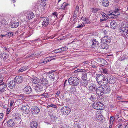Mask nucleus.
Returning a JSON list of instances; mask_svg holds the SVG:
<instances>
[{
	"mask_svg": "<svg viewBox=\"0 0 128 128\" xmlns=\"http://www.w3.org/2000/svg\"><path fill=\"white\" fill-rule=\"evenodd\" d=\"M75 86H72L70 88V92L74 94L76 92V88Z\"/></svg>",
	"mask_w": 128,
	"mask_h": 128,
	"instance_id": "nucleus-29",
	"label": "nucleus"
},
{
	"mask_svg": "<svg viewBox=\"0 0 128 128\" xmlns=\"http://www.w3.org/2000/svg\"><path fill=\"white\" fill-rule=\"evenodd\" d=\"M71 110L70 108L68 107L65 106L62 108L61 110L62 113L66 115H68L70 113Z\"/></svg>",
	"mask_w": 128,
	"mask_h": 128,
	"instance_id": "nucleus-4",
	"label": "nucleus"
},
{
	"mask_svg": "<svg viewBox=\"0 0 128 128\" xmlns=\"http://www.w3.org/2000/svg\"><path fill=\"white\" fill-rule=\"evenodd\" d=\"M96 85L93 84H91L88 86V90L90 92H96Z\"/></svg>",
	"mask_w": 128,
	"mask_h": 128,
	"instance_id": "nucleus-13",
	"label": "nucleus"
},
{
	"mask_svg": "<svg viewBox=\"0 0 128 128\" xmlns=\"http://www.w3.org/2000/svg\"><path fill=\"white\" fill-rule=\"evenodd\" d=\"M98 61L100 60L101 62H102L103 63H102V64H104L105 65H106V64L107 63V62L105 60H101V59L100 58H98Z\"/></svg>",
	"mask_w": 128,
	"mask_h": 128,
	"instance_id": "nucleus-42",
	"label": "nucleus"
},
{
	"mask_svg": "<svg viewBox=\"0 0 128 128\" xmlns=\"http://www.w3.org/2000/svg\"><path fill=\"white\" fill-rule=\"evenodd\" d=\"M50 58V57L47 58L43 62H41L40 64H47L48 62L51 61V60H52V59L51 60Z\"/></svg>",
	"mask_w": 128,
	"mask_h": 128,
	"instance_id": "nucleus-28",
	"label": "nucleus"
},
{
	"mask_svg": "<svg viewBox=\"0 0 128 128\" xmlns=\"http://www.w3.org/2000/svg\"><path fill=\"white\" fill-rule=\"evenodd\" d=\"M115 119V118L114 117L111 116L110 118V122H114Z\"/></svg>",
	"mask_w": 128,
	"mask_h": 128,
	"instance_id": "nucleus-52",
	"label": "nucleus"
},
{
	"mask_svg": "<svg viewBox=\"0 0 128 128\" xmlns=\"http://www.w3.org/2000/svg\"><path fill=\"white\" fill-rule=\"evenodd\" d=\"M14 80L17 84H20L22 83L23 81V78L21 76H17L15 78Z\"/></svg>",
	"mask_w": 128,
	"mask_h": 128,
	"instance_id": "nucleus-14",
	"label": "nucleus"
},
{
	"mask_svg": "<svg viewBox=\"0 0 128 128\" xmlns=\"http://www.w3.org/2000/svg\"><path fill=\"white\" fill-rule=\"evenodd\" d=\"M1 48L2 49L4 50L5 52H8V50L7 48L4 46L2 45L1 46Z\"/></svg>",
	"mask_w": 128,
	"mask_h": 128,
	"instance_id": "nucleus-38",
	"label": "nucleus"
},
{
	"mask_svg": "<svg viewBox=\"0 0 128 128\" xmlns=\"http://www.w3.org/2000/svg\"><path fill=\"white\" fill-rule=\"evenodd\" d=\"M106 93H110L111 91V88L110 86H107L106 88Z\"/></svg>",
	"mask_w": 128,
	"mask_h": 128,
	"instance_id": "nucleus-35",
	"label": "nucleus"
},
{
	"mask_svg": "<svg viewBox=\"0 0 128 128\" xmlns=\"http://www.w3.org/2000/svg\"><path fill=\"white\" fill-rule=\"evenodd\" d=\"M60 49L61 52H62L63 51H65L67 50H68V48L66 46H65L62 48H60Z\"/></svg>",
	"mask_w": 128,
	"mask_h": 128,
	"instance_id": "nucleus-43",
	"label": "nucleus"
},
{
	"mask_svg": "<svg viewBox=\"0 0 128 128\" xmlns=\"http://www.w3.org/2000/svg\"><path fill=\"white\" fill-rule=\"evenodd\" d=\"M32 113L34 114H36L40 112L39 108L37 107H35L32 109L31 111Z\"/></svg>",
	"mask_w": 128,
	"mask_h": 128,
	"instance_id": "nucleus-18",
	"label": "nucleus"
},
{
	"mask_svg": "<svg viewBox=\"0 0 128 128\" xmlns=\"http://www.w3.org/2000/svg\"><path fill=\"white\" fill-rule=\"evenodd\" d=\"M93 107L94 109L97 110H102L104 109V105L100 102H94L93 104Z\"/></svg>",
	"mask_w": 128,
	"mask_h": 128,
	"instance_id": "nucleus-3",
	"label": "nucleus"
},
{
	"mask_svg": "<svg viewBox=\"0 0 128 128\" xmlns=\"http://www.w3.org/2000/svg\"><path fill=\"white\" fill-rule=\"evenodd\" d=\"M104 92V89L102 86H99L97 88L96 92L99 96H102Z\"/></svg>",
	"mask_w": 128,
	"mask_h": 128,
	"instance_id": "nucleus-5",
	"label": "nucleus"
},
{
	"mask_svg": "<svg viewBox=\"0 0 128 128\" xmlns=\"http://www.w3.org/2000/svg\"><path fill=\"white\" fill-rule=\"evenodd\" d=\"M110 128H112V126L113 124V123L112 122H110Z\"/></svg>",
	"mask_w": 128,
	"mask_h": 128,
	"instance_id": "nucleus-63",
	"label": "nucleus"
},
{
	"mask_svg": "<svg viewBox=\"0 0 128 128\" xmlns=\"http://www.w3.org/2000/svg\"><path fill=\"white\" fill-rule=\"evenodd\" d=\"M10 106H12L13 104H14V100H10Z\"/></svg>",
	"mask_w": 128,
	"mask_h": 128,
	"instance_id": "nucleus-51",
	"label": "nucleus"
},
{
	"mask_svg": "<svg viewBox=\"0 0 128 128\" xmlns=\"http://www.w3.org/2000/svg\"><path fill=\"white\" fill-rule=\"evenodd\" d=\"M69 84L73 86H77L79 84L80 80L79 79L76 77H72L68 80Z\"/></svg>",
	"mask_w": 128,
	"mask_h": 128,
	"instance_id": "nucleus-2",
	"label": "nucleus"
},
{
	"mask_svg": "<svg viewBox=\"0 0 128 128\" xmlns=\"http://www.w3.org/2000/svg\"><path fill=\"white\" fill-rule=\"evenodd\" d=\"M102 70L103 72L105 73V74H106L108 72L107 70L106 69H105L104 68H102Z\"/></svg>",
	"mask_w": 128,
	"mask_h": 128,
	"instance_id": "nucleus-61",
	"label": "nucleus"
},
{
	"mask_svg": "<svg viewBox=\"0 0 128 128\" xmlns=\"http://www.w3.org/2000/svg\"><path fill=\"white\" fill-rule=\"evenodd\" d=\"M52 72H49L46 73V74L48 75L49 79L51 82L54 83L55 81V77L54 74H52Z\"/></svg>",
	"mask_w": 128,
	"mask_h": 128,
	"instance_id": "nucleus-8",
	"label": "nucleus"
},
{
	"mask_svg": "<svg viewBox=\"0 0 128 128\" xmlns=\"http://www.w3.org/2000/svg\"><path fill=\"white\" fill-rule=\"evenodd\" d=\"M19 25V23L18 22H13L11 24L10 26L12 28H16Z\"/></svg>",
	"mask_w": 128,
	"mask_h": 128,
	"instance_id": "nucleus-21",
	"label": "nucleus"
},
{
	"mask_svg": "<svg viewBox=\"0 0 128 128\" xmlns=\"http://www.w3.org/2000/svg\"><path fill=\"white\" fill-rule=\"evenodd\" d=\"M34 16L33 12H31L28 14L27 18L28 20H30L34 18Z\"/></svg>",
	"mask_w": 128,
	"mask_h": 128,
	"instance_id": "nucleus-27",
	"label": "nucleus"
},
{
	"mask_svg": "<svg viewBox=\"0 0 128 128\" xmlns=\"http://www.w3.org/2000/svg\"><path fill=\"white\" fill-rule=\"evenodd\" d=\"M30 126L32 128H36L38 126V124L35 121H34L31 123Z\"/></svg>",
	"mask_w": 128,
	"mask_h": 128,
	"instance_id": "nucleus-20",
	"label": "nucleus"
},
{
	"mask_svg": "<svg viewBox=\"0 0 128 128\" xmlns=\"http://www.w3.org/2000/svg\"><path fill=\"white\" fill-rule=\"evenodd\" d=\"M105 76L102 74L98 75L96 77V80L97 82L104 78Z\"/></svg>",
	"mask_w": 128,
	"mask_h": 128,
	"instance_id": "nucleus-25",
	"label": "nucleus"
},
{
	"mask_svg": "<svg viewBox=\"0 0 128 128\" xmlns=\"http://www.w3.org/2000/svg\"><path fill=\"white\" fill-rule=\"evenodd\" d=\"M8 56L7 55H6V56H4V58H3V60L5 61L8 58Z\"/></svg>",
	"mask_w": 128,
	"mask_h": 128,
	"instance_id": "nucleus-59",
	"label": "nucleus"
},
{
	"mask_svg": "<svg viewBox=\"0 0 128 128\" xmlns=\"http://www.w3.org/2000/svg\"><path fill=\"white\" fill-rule=\"evenodd\" d=\"M106 79L108 82L110 84H114L116 81V78L111 75H109Z\"/></svg>",
	"mask_w": 128,
	"mask_h": 128,
	"instance_id": "nucleus-7",
	"label": "nucleus"
},
{
	"mask_svg": "<svg viewBox=\"0 0 128 128\" xmlns=\"http://www.w3.org/2000/svg\"><path fill=\"white\" fill-rule=\"evenodd\" d=\"M92 68L95 69L96 70H97V68H98V65L97 63H96L94 65H92Z\"/></svg>",
	"mask_w": 128,
	"mask_h": 128,
	"instance_id": "nucleus-34",
	"label": "nucleus"
},
{
	"mask_svg": "<svg viewBox=\"0 0 128 128\" xmlns=\"http://www.w3.org/2000/svg\"><path fill=\"white\" fill-rule=\"evenodd\" d=\"M50 105H51V106H51V107H52L53 108H57V106L55 104H52Z\"/></svg>",
	"mask_w": 128,
	"mask_h": 128,
	"instance_id": "nucleus-60",
	"label": "nucleus"
},
{
	"mask_svg": "<svg viewBox=\"0 0 128 128\" xmlns=\"http://www.w3.org/2000/svg\"><path fill=\"white\" fill-rule=\"evenodd\" d=\"M84 26V23L82 22L81 25L80 24L79 26H78L77 27H76V28H82Z\"/></svg>",
	"mask_w": 128,
	"mask_h": 128,
	"instance_id": "nucleus-45",
	"label": "nucleus"
},
{
	"mask_svg": "<svg viewBox=\"0 0 128 128\" xmlns=\"http://www.w3.org/2000/svg\"><path fill=\"white\" fill-rule=\"evenodd\" d=\"M101 47L102 49L107 50L108 48V46L107 44L102 43L101 45Z\"/></svg>",
	"mask_w": 128,
	"mask_h": 128,
	"instance_id": "nucleus-31",
	"label": "nucleus"
},
{
	"mask_svg": "<svg viewBox=\"0 0 128 128\" xmlns=\"http://www.w3.org/2000/svg\"><path fill=\"white\" fill-rule=\"evenodd\" d=\"M4 86V87L5 88L6 86V85L5 84L4 82H3V83L0 82V86Z\"/></svg>",
	"mask_w": 128,
	"mask_h": 128,
	"instance_id": "nucleus-58",
	"label": "nucleus"
},
{
	"mask_svg": "<svg viewBox=\"0 0 128 128\" xmlns=\"http://www.w3.org/2000/svg\"><path fill=\"white\" fill-rule=\"evenodd\" d=\"M120 30L121 35L125 38H128V25L126 23L122 24Z\"/></svg>",
	"mask_w": 128,
	"mask_h": 128,
	"instance_id": "nucleus-1",
	"label": "nucleus"
},
{
	"mask_svg": "<svg viewBox=\"0 0 128 128\" xmlns=\"http://www.w3.org/2000/svg\"><path fill=\"white\" fill-rule=\"evenodd\" d=\"M126 56L125 55L122 56H120V60L121 61H122L123 60L126 59Z\"/></svg>",
	"mask_w": 128,
	"mask_h": 128,
	"instance_id": "nucleus-40",
	"label": "nucleus"
},
{
	"mask_svg": "<svg viewBox=\"0 0 128 128\" xmlns=\"http://www.w3.org/2000/svg\"><path fill=\"white\" fill-rule=\"evenodd\" d=\"M120 10L118 9V8L117 7V8L114 11V13L113 15V17L114 16H119L120 14V12H119V11Z\"/></svg>",
	"mask_w": 128,
	"mask_h": 128,
	"instance_id": "nucleus-26",
	"label": "nucleus"
},
{
	"mask_svg": "<svg viewBox=\"0 0 128 128\" xmlns=\"http://www.w3.org/2000/svg\"><path fill=\"white\" fill-rule=\"evenodd\" d=\"M54 52L55 53H59L60 52H61V51L60 50V49H58L57 50H56L54 51Z\"/></svg>",
	"mask_w": 128,
	"mask_h": 128,
	"instance_id": "nucleus-50",
	"label": "nucleus"
},
{
	"mask_svg": "<svg viewBox=\"0 0 128 128\" xmlns=\"http://www.w3.org/2000/svg\"><path fill=\"white\" fill-rule=\"evenodd\" d=\"M13 35V32H8L6 34V35L8 36H11Z\"/></svg>",
	"mask_w": 128,
	"mask_h": 128,
	"instance_id": "nucleus-47",
	"label": "nucleus"
},
{
	"mask_svg": "<svg viewBox=\"0 0 128 128\" xmlns=\"http://www.w3.org/2000/svg\"><path fill=\"white\" fill-rule=\"evenodd\" d=\"M30 107L28 105H25L23 106L21 108V110L23 112L26 114H28L30 112Z\"/></svg>",
	"mask_w": 128,
	"mask_h": 128,
	"instance_id": "nucleus-10",
	"label": "nucleus"
},
{
	"mask_svg": "<svg viewBox=\"0 0 128 128\" xmlns=\"http://www.w3.org/2000/svg\"><path fill=\"white\" fill-rule=\"evenodd\" d=\"M16 82L14 81H10L8 84V86L11 89H13L16 86Z\"/></svg>",
	"mask_w": 128,
	"mask_h": 128,
	"instance_id": "nucleus-17",
	"label": "nucleus"
},
{
	"mask_svg": "<svg viewBox=\"0 0 128 128\" xmlns=\"http://www.w3.org/2000/svg\"><path fill=\"white\" fill-rule=\"evenodd\" d=\"M99 44V42L96 41L95 39H93L92 43V47L94 48L95 46L98 45Z\"/></svg>",
	"mask_w": 128,
	"mask_h": 128,
	"instance_id": "nucleus-24",
	"label": "nucleus"
},
{
	"mask_svg": "<svg viewBox=\"0 0 128 128\" xmlns=\"http://www.w3.org/2000/svg\"><path fill=\"white\" fill-rule=\"evenodd\" d=\"M78 13H76V12H74L73 17L74 18V19H76L77 18V14Z\"/></svg>",
	"mask_w": 128,
	"mask_h": 128,
	"instance_id": "nucleus-62",
	"label": "nucleus"
},
{
	"mask_svg": "<svg viewBox=\"0 0 128 128\" xmlns=\"http://www.w3.org/2000/svg\"><path fill=\"white\" fill-rule=\"evenodd\" d=\"M69 4H68L64 2V3L62 6L61 8L62 9H63L64 10H66V7Z\"/></svg>",
	"mask_w": 128,
	"mask_h": 128,
	"instance_id": "nucleus-32",
	"label": "nucleus"
},
{
	"mask_svg": "<svg viewBox=\"0 0 128 128\" xmlns=\"http://www.w3.org/2000/svg\"><path fill=\"white\" fill-rule=\"evenodd\" d=\"M85 70L83 69H78L74 71L75 73L77 72H84Z\"/></svg>",
	"mask_w": 128,
	"mask_h": 128,
	"instance_id": "nucleus-48",
	"label": "nucleus"
},
{
	"mask_svg": "<svg viewBox=\"0 0 128 128\" xmlns=\"http://www.w3.org/2000/svg\"><path fill=\"white\" fill-rule=\"evenodd\" d=\"M15 124L12 119L10 120L7 123L8 126L9 127H13L15 125Z\"/></svg>",
	"mask_w": 128,
	"mask_h": 128,
	"instance_id": "nucleus-22",
	"label": "nucleus"
},
{
	"mask_svg": "<svg viewBox=\"0 0 128 128\" xmlns=\"http://www.w3.org/2000/svg\"><path fill=\"white\" fill-rule=\"evenodd\" d=\"M117 26V24L115 21L113 20L111 22L110 26L112 28L114 29H115L116 28V26Z\"/></svg>",
	"mask_w": 128,
	"mask_h": 128,
	"instance_id": "nucleus-19",
	"label": "nucleus"
},
{
	"mask_svg": "<svg viewBox=\"0 0 128 128\" xmlns=\"http://www.w3.org/2000/svg\"><path fill=\"white\" fill-rule=\"evenodd\" d=\"M79 8H80L78 6H77L76 7V10L74 12H76V13H78L79 12Z\"/></svg>",
	"mask_w": 128,
	"mask_h": 128,
	"instance_id": "nucleus-46",
	"label": "nucleus"
},
{
	"mask_svg": "<svg viewBox=\"0 0 128 128\" xmlns=\"http://www.w3.org/2000/svg\"><path fill=\"white\" fill-rule=\"evenodd\" d=\"M43 22H42V24L43 26L44 27H46L49 23V19L48 18H45L44 17H41L40 18H44Z\"/></svg>",
	"mask_w": 128,
	"mask_h": 128,
	"instance_id": "nucleus-12",
	"label": "nucleus"
},
{
	"mask_svg": "<svg viewBox=\"0 0 128 128\" xmlns=\"http://www.w3.org/2000/svg\"><path fill=\"white\" fill-rule=\"evenodd\" d=\"M16 121L17 126H19L21 125L22 122L20 120H17Z\"/></svg>",
	"mask_w": 128,
	"mask_h": 128,
	"instance_id": "nucleus-39",
	"label": "nucleus"
},
{
	"mask_svg": "<svg viewBox=\"0 0 128 128\" xmlns=\"http://www.w3.org/2000/svg\"><path fill=\"white\" fill-rule=\"evenodd\" d=\"M90 99L92 101L94 102L96 100V97H94V96L92 95Z\"/></svg>",
	"mask_w": 128,
	"mask_h": 128,
	"instance_id": "nucleus-44",
	"label": "nucleus"
},
{
	"mask_svg": "<svg viewBox=\"0 0 128 128\" xmlns=\"http://www.w3.org/2000/svg\"><path fill=\"white\" fill-rule=\"evenodd\" d=\"M92 12L94 13H96L98 10L96 8H92Z\"/></svg>",
	"mask_w": 128,
	"mask_h": 128,
	"instance_id": "nucleus-49",
	"label": "nucleus"
},
{
	"mask_svg": "<svg viewBox=\"0 0 128 128\" xmlns=\"http://www.w3.org/2000/svg\"><path fill=\"white\" fill-rule=\"evenodd\" d=\"M26 67H22L18 70V72H23V71L26 70Z\"/></svg>",
	"mask_w": 128,
	"mask_h": 128,
	"instance_id": "nucleus-36",
	"label": "nucleus"
},
{
	"mask_svg": "<svg viewBox=\"0 0 128 128\" xmlns=\"http://www.w3.org/2000/svg\"><path fill=\"white\" fill-rule=\"evenodd\" d=\"M60 91H58L57 92L56 95V98H58L59 96V95L60 94Z\"/></svg>",
	"mask_w": 128,
	"mask_h": 128,
	"instance_id": "nucleus-56",
	"label": "nucleus"
},
{
	"mask_svg": "<svg viewBox=\"0 0 128 128\" xmlns=\"http://www.w3.org/2000/svg\"><path fill=\"white\" fill-rule=\"evenodd\" d=\"M4 114L2 113H0V120L2 119L4 117Z\"/></svg>",
	"mask_w": 128,
	"mask_h": 128,
	"instance_id": "nucleus-54",
	"label": "nucleus"
},
{
	"mask_svg": "<svg viewBox=\"0 0 128 128\" xmlns=\"http://www.w3.org/2000/svg\"><path fill=\"white\" fill-rule=\"evenodd\" d=\"M111 41L110 38L107 36H105L102 39L101 42L102 43L106 44L109 43Z\"/></svg>",
	"mask_w": 128,
	"mask_h": 128,
	"instance_id": "nucleus-11",
	"label": "nucleus"
},
{
	"mask_svg": "<svg viewBox=\"0 0 128 128\" xmlns=\"http://www.w3.org/2000/svg\"><path fill=\"white\" fill-rule=\"evenodd\" d=\"M106 78L105 77L102 79L98 82V84L100 86H104L107 84L108 82L106 81Z\"/></svg>",
	"mask_w": 128,
	"mask_h": 128,
	"instance_id": "nucleus-9",
	"label": "nucleus"
},
{
	"mask_svg": "<svg viewBox=\"0 0 128 128\" xmlns=\"http://www.w3.org/2000/svg\"><path fill=\"white\" fill-rule=\"evenodd\" d=\"M42 96H44L45 98H48V94H44L42 95Z\"/></svg>",
	"mask_w": 128,
	"mask_h": 128,
	"instance_id": "nucleus-53",
	"label": "nucleus"
},
{
	"mask_svg": "<svg viewBox=\"0 0 128 128\" xmlns=\"http://www.w3.org/2000/svg\"><path fill=\"white\" fill-rule=\"evenodd\" d=\"M32 82L35 84L39 83L40 82V80L36 77H35L32 79Z\"/></svg>",
	"mask_w": 128,
	"mask_h": 128,
	"instance_id": "nucleus-23",
	"label": "nucleus"
},
{
	"mask_svg": "<svg viewBox=\"0 0 128 128\" xmlns=\"http://www.w3.org/2000/svg\"><path fill=\"white\" fill-rule=\"evenodd\" d=\"M87 78V75L85 73L82 74V78L83 80H86Z\"/></svg>",
	"mask_w": 128,
	"mask_h": 128,
	"instance_id": "nucleus-33",
	"label": "nucleus"
},
{
	"mask_svg": "<svg viewBox=\"0 0 128 128\" xmlns=\"http://www.w3.org/2000/svg\"><path fill=\"white\" fill-rule=\"evenodd\" d=\"M40 84L44 86H47L48 85V80L46 78H44L41 79V81L40 82Z\"/></svg>",
	"mask_w": 128,
	"mask_h": 128,
	"instance_id": "nucleus-16",
	"label": "nucleus"
},
{
	"mask_svg": "<svg viewBox=\"0 0 128 128\" xmlns=\"http://www.w3.org/2000/svg\"><path fill=\"white\" fill-rule=\"evenodd\" d=\"M4 53L2 52L0 54V58H2L4 56Z\"/></svg>",
	"mask_w": 128,
	"mask_h": 128,
	"instance_id": "nucleus-64",
	"label": "nucleus"
},
{
	"mask_svg": "<svg viewBox=\"0 0 128 128\" xmlns=\"http://www.w3.org/2000/svg\"><path fill=\"white\" fill-rule=\"evenodd\" d=\"M10 110L11 109L10 108H7L6 113V114H9L10 112Z\"/></svg>",
	"mask_w": 128,
	"mask_h": 128,
	"instance_id": "nucleus-55",
	"label": "nucleus"
},
{
	"mask_svg": "<svg viewBox=\"0 0 128 128\" xmlns=\"http://www.w3.org/2000/svg\"><path fill=\"white\" fill-rule=\"evenodd\" d=\"M103 5L105 7L108 6L109 5V2L108 0H103L102 2Z\"/></svg>",
	"mask_w": 128,
	"mask_h": 128,
	"instance_id": "nucleus-30",
	"label": "nucleus"
},
{
	"mask_svg": "<svg viewBox=\"0 0 128 128\" xmlns=\"http://www.w3.org/2000/svg\"><path fill=\"white\" fill-rule=\"evenodd\" d=\"M41 2L43 6H45L46 4V0H41Z\"/></svg>",
	"mask_w": 128,
	"mask_h": 128,
	"instance_id": "nucleus-41",
	"label": "nucleus"
},
{
	"mask_svg": "<svg viewBox=\"0 0 128 128\" xmlns=\"http://www.w3.org/2000/svg\"><path fill=\"white\" fill-rule=\"evenodd\" d=\"M24 92L26 94H29L32 92V90L31 87L28 86H26L24 88Z\"/></svg>",
	"mask_w": 128,
	"mask_h": 128,
	"instance_id": "nucleus-15",
	"label": "nucleus"
},
{
	"mask_svg": "<svg viewBox=\"0 0 128 128\" xmlns=\"http://www.w3.org/2000/svg\"><path fill=\"white\" fill-rule=\"evenodd\" d=\"M90 63V62L88 61L84 62H83L84 64L85 65H88Z\"/></svg>",
	"mask_w": 128,
	"mask_h": 128,
	"instance_id": "nucleus-57",
	"label": "nucleus"
},
{
	"mask_svg": "<svg viewBox=\"0 0 128 128\" xmlns=\"http://www.w3.org/2000/svg\"><path fill=\"white\" fill-rule=\"evenodd\" d=\"M88 82L86 80H84L82 84V85L84 87H86L88 85Z\"/></svg>",
	"mask_w": 128,
	"mask_h": 128,
	"instance_id": "nucleus-37",
	"label": "nucleus"
},
{
	"mask_svg": "<svg viewBox=\"0 0 128 128\" xmlns=\"http://www.w3.org/2000/svg\"><path fill=\"white\" fill-rule=\"evenodd\" d=\"M46 88H44L41 85L38 84L35 86V90L37 92H40L42 91H44L46 90Z\"/></svg>",
	"mask_w": 128,
	"mask_h": 128,
	"instance_id": "nucleus-6",
	"label": "nucleus"
}]
</instances>
